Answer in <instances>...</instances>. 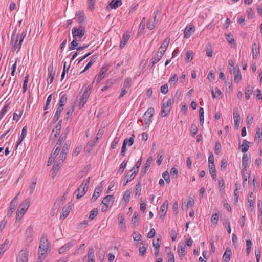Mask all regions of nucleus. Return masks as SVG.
<instances>
[{
	"label": "nucleus",
	"mask_w": 262,
	"mask_h": 262,
	"mask_svg": "<svg viewBox=\"0 0 262 262\" xmlns=\"http://www.w3.org/2000/svg\"><path fill=\"white\" fill-rule=\"evenodd\" d=\"M30 205V200L29 199H27L19 205L16 213V221L20 220L22 218L28 209Z\"/></svg>",
	"instance_id": "obj_1"
},
{
	"label": "nucleus",
	"mask_w": 262,
	"mask_h": 262,
	"mask_svg": "<svg viewBox=\"0 0 262 262\" xmlns=\"http://www.w3.org/2000/svg\"><path fill=\"white\" fill-rule=\"evenodd\" d=\"M90 181V177H88V179L85 180H84L80 186L77 190V194L76 195V199H80L82 196H83L88 189V184H89Z\"/></svg>",
	"instance_id": "obj_2"
},
{
	"label": "nucleus",
	"mask_w": 262,
	"mask_h": 262,
	"mask_svg": "<svg viewBox=\"0 0 262 262\" xmlns=\"http://www.w3.org/2000/svg\"><path fill=\"white\" fill-rule=\"evenodd\" d=\"M72 35L75 40H80L81 38L85 33V30L84 27L79 26L78 28L73 27L72 29Z\"/></svg>",
	"instance_id": "obj_3"
},
{
	"label": "nucleus",
	"mask_w": 262,
	"mask_h": 262,
	"mask_svg": "<svg viewBox=\"0 0 262 262\" xmlns=\"http://www.w3.org/2000/svg\"><path fill=\"white\" fill-rule=\"evenodd\" d=\"M49 251V243L47 235L44 234L40 239V244L38 248V252L46 253L47 254Z\"/></svg>",
	"instance_id": "obj_4"
},
{
	"label": "nucleus",
	"mask_w": 262,
	"mask_h": 262,
	"mask_svg": "<svg viewBox=\"0 0 262 262\" xmlns=\"http://www.w3.org/2000/svg\"><path fill=\"white\" fill-rule=\"evenodd\" d=\"M134 138L135 135L134 134L132 135V137L128 139V138H125L123 141V145L121 148V155L122 156H124L126 151V145L127 144L128 145V146H132L134 141Z\"/></svg>",
	"instance_id": "obj_5"
},
{
	"label": "nucleus",
	"mask_w": 262,
	"mask_h": 262,
	"mask_svg": "<svg viewBox=\"0 0 262 262\" xmlns=\"http://www.w3.org/2000/svg\"><path fill=\"white\" fill-rule=\"evenodd\" d=\"M251 161V155L250 154H244L242 157V165L243 167V172L247 171Z\"/></svg>",
	"instance_id": "obj_6"
},
{
	"label": "nucleus",
	"mask_w": 262,
	"mask_h": 262,
	"mask_svg": "<svg viewBox=\"0 0 262 262\" xmlns=\"http://www.w3.org/2000/svg\"><path fill=\"white\" fill-rule=\"evenodd\" d=\"M155 110L154 108L150 107L147 110L144 114L143 116L145 123L146 124H149L151 119L153 117Z\"/></svg>",
	"instance_id": "obj_7"
},
{
	"label": "nucleus",
	"mask_w": 262,
	"mask_h": 262,
	"mask_svg": "<svg viewBox=\"0 0 262 262\" xmlns=\"http://www.w3.org/2000/svg\"><path fill=\"white\" fill-rule=\"evenodd\" d=\"M171 103V100L170 99H168L166 102L163 103L161 111V116L162 117H165L169 114L170 110Z\"/></svg>",
	"instance_id": "obj_8"
},
{
	"label": "nucleus",
	"mask_w": 262,
	"mask_h": 262,
	"mask_svg": "<svg viewBox=\"0 0 262 262\" xmlns=\"http://www.w3.org/2000/svg\"><path fill=\"white\" fill-rule=\"evenodd\" d=\"M48 79L47 80L48 81L49 84H51L54 79L56 70L54 69L53 65L51 64L48 67Z\"/></svg>",
	"instance_id": "obj_9"
},
{
	"label": "nucleus",
	"mask_w": 262,
	"mask_h": 262,
	"mask_svg": "<svg viewBox=\"0 0 262 262\" xmlns=\"http://www.w3.org/2000/svg\"><path fill=\"white\" fill-rule=\"evenodd\" d=\"M169 42L170 38L169 37H167L164 40L162 45L159 47L158 51H157L159 52L160 55L163 56L167 50V48L169 44Z\"/></svg>",
	"instance_id": "obj_10"
},
{
	"label": "nucleus",
	"mask_w": 262,
	"mask_h": 262,
	"mask_svg": "<svg viewBox=\"0 0 262 262\" xmlns=\"http://www.w3.org/2000/svg\"><path fill=\"white\" fill-rule=\"evenodd\" d=\"M162 57V56L160 55L159 52H156L154 55V57H152L150 60L148 68L150 69H152L154 65L160 60Z\"/></svg>",
	"instance_id": "obj_11"
},
{
	"label": "nucleus",
	"mask_w": 262,
	"mask_h": 262,
	"mask_svg": "<svg viewBox=\"0 0 262 262\" xmlns=\"http://www.w3.org/2000/svg\"><path fill=\"white\" fill-rule=\"evenodd\" d=\"M114 195H107L103 198L102 204L106 207H112L114 201Z\"/></svg>",
	"instance_id": "obj_12"
},
{
	"label": "nucleus",
	"mask_w": 262,
	"mask_h": 262,
	"mask_svg": "<svg viewBox=\"0 0 262 262\" xmlns=\"http://www.w3.org/2000/svg\"><path fill=\"white\" fill-rule=\"evenodd\" d=\"M152 160L153 159L151 156H149L147 158L144 167L142 168L141 170V175L142 176H144L147 173V171H148L149 167L150 166Z\"/></svg>",
	"instance_id": "obj_13"
},
{
	"label": "nucleus",
	"mask_w": 262,
	"mask_h": 262,
	"mask_svg": "<svg viewBox=\"0 0 262 262\" xmlns=\"http://www.w3.org/2000/svg\"><path fill=\"white\" fill-rule=\"evenodd\" d=\"M68 132H63L61 134L60 136L57 143L56 144L55 147L57 149V150L61 149L62 143L66 140L67 137Z\"/></svg>",
	"instance_id": "obj_14"
},
{
	"label": "nucleus",
	"mask_w": 262,
	"mask_h": 262,
	"mask_svg": "<svg viewBox=\"0 0 262 262\" xmlns=\"http://www.w3.org/2000/svg\"><path fill=\"white\" fill-rule=\"evenodd\" d=\"M28 253L27 251L21 250L17 257V262H28Z\"/></svg>",
	"instance_id": "obj_15"
},
{
	"label": "nucleus",
	"mask_w": 262,
	"mask_h": 262,
	"mask_svg": "<svg viewBox=\"0 0 262 262\" xmlns=\"http://www.w3.org/2000/svg\"><path fill=\"white\" fill-rule=\"evenodd\" d=\"M133 171V169H131L128 172L126 176V179H125L124 180V182H123V186H125L127 185V184L130 182V181H132L135 177V175L138 172V170L137 171H134L133 172H132L131 174H130V173L131 172Z\"/></svg>",
	"instance_id": "obj_16"
},
{
	"label": "nucleus",
	"mask_w": 262,
	"mask_h": 262,
	"mask_svg": "<svg viewBox=\"0 0 262 262\" xmlns=\"http://www.w3.org/2000/svg\"><path fill=\"white\" fill-rule=\"evenodd\" d=\"M102 186H98L95 188V191L91 199V202H94L98 199L100 193L102 191Z\"/></svg>",
	"instance_id": "obj_17"
},
{
	"label": "nucleus",
	"mask_w": 262,
	"mask_h": 262,
	"mask_svg": "<svg viewBox=\"0 0 262 262\" xmlns=\"http://www.w3.org/2000/svg\"><path fill=\"white\" fill-rule=\"evenodd\" d=\"M17 204V196H16L13 200L11 202L9 207V209L8 211L7 215H11L13 211L15 210L16 205Z\"/></svg>",
	"instance_id": "obj_18"
},
{
	"label": "nucleus",
	"mask_w": 262,
	"mask_h": 262,
	"mask_svg": "<svg viewBox=\"0 0 262 262\" xmlns=\"http://www.w3.org/2000/svg\"><path fill=\"white\" fill-rule=\"evenodd\" d=\"M233 73L234 74V81L235 83H238L242 79L239 68L238 66L234 67Z\"/></svg>",
	"instance_id": "obj_19"
},
{
	"label": "nucleus",
	"mask_w": 262,
	"mask_h": 262,
	"mask_svg": "<svg viewBox=\"0 0 262 262\" xmlns=\"http://www.w3.org/2000/svg\"><path fill=\"white\" fill-rule=\"evenodd\" d=\"M168 202L167 200H165L160 207V216L161 218L164 217L166 214L168 209Z\"/></svg>",
	"instance_id": "obj_20"
},
{
	"label": "nucleus",
	"mask_w": 262,
	"mask_h": 262,
	"mask_svg": "<svg viewBox=\"0 0 262 262\" xmlns=\"http://www.w3.org/2000/svg\"><path fill=\"white\" fill-rule=\"evenodd\" d=\"M195 31L194 27L190 25L187 26L184 31V37L186 38H189L191 36V33Z\"/></svg>",
	"instance_id": "obj_21"
},
{
	"label": "nucleus",
	"mask_w": 262,
	"mask_h": 262,
	"mask_svg": "<svg viewBox=\"0 0 262 262\" xmlns=\"http://www.w3.org/2000/svg\"><path fill=\"white\" fill-rule=\"evenodd\" d=\"M60 151V150H57V149H55L54 151H53L52 153L51 154L50 157L49 158L48 161V164L47 166H49L51 165L52 163L54 161L55 159L56 158V156L58 155L59 152Z\"/></svg>",
	"instance_id": "obj_22"
},
{
	"label": "nucleus",
	"mask_w": 262,
	"mask_h": 262,
	"mask_svg": "<svg viewBox=\"0 0 262 262\" xmlns=\"http://www.w3.org/2000/svg\"><path fill=\"white\" fill-rule=\"evenodd\" d=\"M89 97V94H88L87 92L83 93V94H82V95L81 96L80 101L79 103V109L82 108L84 106Z\"/></svg>",
	"instance_id": "obj_23"
},
{
	"label": "nucleus",
	"mask_w": 262,
	"mask_h": 262,
	"mask_svg": "<svg viewBox=\"0 0 262 262\" xmlns=\"http://www.w3.org/2000/svg\"><path fill=\"white\" fill-rule=\"evenodd\" d=\"M239 114L237 108H235L233 112V118L234 121L235 126L238 127L239 125Z\"/></svg>",
	"instance_id": "obj_24"
},
{
	"label": "nucleus",
	"mask_w": 262,
	"mask_h": 262,
	"mask_svg": "<svg viewBox=\"0 0 262 262\" xmlns=\"http://www.w3.org/2000/svg\"><path fill=\"white\" fill-rule=\"evenodd\" d=\"M61 124H62V120H60L58 123L57 124L55 128L52 130L50 138L52 137L53 135V133L55 132V134H54V138H56L57 136L59 134L61 128Z\"/></svg>",
	"instance_id": "obj_25"
},
{
	"label": "nucleus",
	"mask_w": 262,
	"mask_h": 262,
	"mask_svg": "<svg viewBox=\"0 0 262 262\" xmlns=\"http://www.w3.org/2000/svg\"><path fill=\"white\" fill-rule=\"evenodd\" d=\"M209 173L214 181H216V170L215 164H209L208 165Z\"/></svg>",
	"instance_id": "obj_26"
},
{
	"label": "nucleus",
	"mask_w": 262,
	"mask_h": 262,
	"mask_svg": "<svg viewBox=\"0 0 262 262\" xmlns=\"http://www.w3.org/2000/svg\"><path fill=\"white\" fill-rule=\"evenodd\" d=\"M122 4V0H112L109 4V6L112 9H116L120 6Z\"/></svg>",
	"instance_id": "obj_27"
},
{
	"label": "nucleus",
	"mask_w": 262,
	"mask_h": 262,
	"mask_svg": "<svg viewBox=\"0 0 262 262\" xmlns=\"http://www.w3.org/2000/svg\"><path fill=\"white\" fill-rule=\"evenodd\" d=\"M231 254V250L229 247H227L223 256V258L225 262H229Z\"/></svg>",
	"instance_id": "obj_28"
},
{
	"label": "nucleus",
	"mask_w": 262,
	"mask_h": 262,
	"mask_svg": "<svg viewBox=\"0 0 262 262\" xmlns=\"http://www.w3.org/2000/svg\"><path fill=\"white\" fill-rule=\"evenodd\" d=\"M88 262H95L94 250L93 247L89 248L88 252Z\"/></svg>",
	"instance_id": "obj_29"
},
{
	"label": "nucleus",
	"mask_w": 262,
	"mask_h": 262,
	"mask_svg": "<svg viewBox=\"0 0 262 262\" xmlns=\"http://www.w3.org/2000/svg\"><path fill=\"white\" fill-rule=\"evenodd\" d=\"M27 133V126H25L21 130V133L20 137L18 139L17 141V147L24 140L25 137H26Z\"/></svg>",
	"instance_id": "obj_30"
},
{
	"label": "nucleus",
	"mask_w": 262,
	"mask_h": 262,
	"mask_svg": "<svg viewBox=\"0 0 262 262\" xmlns=\"http://www.w3.org/2000/svg\"><path fill=\"white\" fill-rule=\"evenodd\" d=\"M211 94L213 98H217L220 99L223 97V94L218 88H215V92H214L213 90H211Z\"/></svg>",
	"instance_id": "obj_31"
},
{
	"label": "nucleus",
	"mask_w": 262,
	"mask_h": 262,
	"mask_svg": "<svg viewBox=\"0 0 262 262\" xmlns=\"http://www.w3.org/2000/svg\"><path fill=\"white\" fill-rule=\"evenodd\" d=\"M97 58V57L96 55L93 56L90 61L88 62L86 67H85L84 69L81 72V73L84 72L86 70H88L89 69H90L91 66L93 65V64L96 61V59Z\"/></svg>",
	"instance_id": "obj_32"
},
{
	"label": "nucleus",
	"mask_w": 262,
	"mask_h": 262,
	"mask_svg": "<svg viewBox=\"0 0 262 262\" xmlns=\"http://www.w3.org/2000/svg\"><path fill=\"white\" fill-rule=\"evenodd\" d=\"M71 210V208L70 206L67 207H64L62 210V214L60 217V219L64 220L69 215Z\"/></svg>",
	"instance_id": "obj_33"
},
{
	"label": "nucleus",
	"mask_w": 262,
	"mask_h": 262,
	"mask_svg": "<svg viewBox=\"0 0 262 262\" xmlns=\"http://www.w3.org/2000/svg\"><path fill=\"white\" fill-rule=\"evenodd\" d=\"M76 21L79 23H81L84 21V15L82 11H78L76 13Z\"/></svg>",
	"instance_id": "obj_34"
},
{
	"label": "nucleus",
	"mask_w": 262,
	"mask_h": 262,
	"mask_svg": "<svg viewBox=\"0 0 262 262\" xmlns=\"http://www.w3.org/2000/svg\"><path fill=\"white\" fill-rule=\"evenodd\" d=\"M107 70L108 67L107 66H103L101 68V70L98 77V81H100L103 79V78L104 77V74Z\"/></svg>",
	"instance_id": "obj_35"
},
{
	"label": "nucleus",
	"mask_w": 262,
	"mask_h": 262,
	"mask_svg": "<svg viewBox=\"0 0 262 262\" xmlns=\"http://www.w3.org/2000/svg\"><path fill=\"white\" fill-rule=\"evenodd\" d=\"M61 165L57 163L56 164H55L53 165L52 168V178H54L58 173V171L59 170L60 168H61Z\"/></svg>",
	"instance_id": "obj_36"
},
{
	"label": "nucleus",
	"mask_w": 262,
	"mask_h": 262,
	"mask_svg": "<svg viewBox=\"0 0 262 262\" xmlns=\"http://www.w3.org/2000/svg\"><path fill=\"white\" fill-rule=\"evenodd\" d=\"M225 36L226 39H227L229 44L235 45V41L234 39L233 34L229 33L228 34H225Z\"/></svg>",
	"instance_id": "obj_37"
},
{
	"label": "nucleus",
	"mask_w": 262,
	"mask_h": 262,
	"mask_svg": "<svg viewBox=\"0 0 262 262\" xmlns=\"http://www.w3.org/2000/svg\"><path fill=\"white\" fill-rule=\"evenodd\" d=\"M119 226L122 230H125L126 226L125 225V219L123 215L119 217Z\"/></svg>",
	"instance_id": "obj_38"
},
{
	"label": "nucleus",
	"mask_w": 262,
	"mask_h": 262,
	"mask_svg": "<svg viewBox=\"0 0 262 262\" xmlns=\"http://www.w3.org/2000/svg\"><path fill=\"white\" fill-rule=\"evenodd\" d=\"M253 87L250 85H248L245 92V98L246 100H249L250 98V95L252 93Z\"/></svg>",
	"instance_id": "obj_39"
},
{
	"label": "nucleus",
	"mask_w": 262,
	"mask_h": 262,
	"mask_svg": "<svg viewBox=\"0 0 262 262\" xmlns=\"http://www.w3.org/2000/svg\"><path fill=\"white\" fill-rule=\"evenodd\" d=\"M252 51L253 53V58L254 59H257L258 57V54L259 52V48L257 46V45L255 42L253 44Z\"/></svg>",
	"instance_id": "obj_40"
},
{
	"label": "nucleus",
	"mask_w": 262,
	"mask_h": 262,
	"mask_svg": "<svg viewBox=\"0 0 262 262\" xmlns=\"http://www.w3.org/2000/svg\"><path fill=\"white\" fill-rule=\"evenodd\" d=\"M253 195V193L251 192L249 194V196L248 198V202L249 204V207L251 208V210L254 208V198Z\"/></svg>",
	"instance_id": "obj_41"
},
{
	"label": "nucleus",
	"mask_w": 262,
	"mask_h": 262,
	"mask_svg": "<svg viewBox=\"0 0 262 262\" xmlns=\"http://www.w3.org/2000/svg\"><path fill=\"white\" fill-rule=\"evenodd\" d=\"M67 101V96L66 94L62 95L61 96L59 102V106L63 107V106L66 104Z\"/></svg>",
	"instance_id": "obj_42"
},
{
	"label": "nucleus",
	"mask_w": 262,
	"mask_h": 262,
	"mask_svg": "<svg viewBox=\"0 0 262 262\" xmlns=\"http://www.w3.org/2000/svg\"><path fill=\"white\" fill-rule=\"evenodd\" d=\"M33 232V229L31 226H29L26 230L25 235L27 240L31 238Z\"/></svg>",
	"instance_id": "obj_43"
},
{
	"label": "nucleus",
	"mask_w": 262,
	"mask_h": 262,
	"mask_svg": "<svg viewBox=\"0 0 262 262\" xmlns=\"http://www.w3.org/2000/svg\"><path fill=\"white\" fill-rule=\"evenodd\" d=\"M132 82L131 77L126 78L123 83V88L128 90L130 87V83Z\"/></svg>",
	"instance_id": "obj_44"
},
{
	"label": "nucleus",
	"mask_w": 262,
	"mask_h": 262,
	"mask_svg": "<svg viewBox=\"0 0 262 262\" xmlns=\"http://www.w3.org/2000/svg\"><path fill=\"white\" fill-rule=\"evenodd\" d=\"M262 140V132H260V128H258L257 130L255 136V141L259 143L261 142Z\"/></svg>",
	"instance_id": "obj_45"
},
{
	"label": "nucleus",
	"mask_w": 262,
	"mask_h": 262,
	"mask_svg": "<svg viewBox=\"0 0 262 262\" xmlns=\"http://www.w3.org/2000/svg\"><path fill=\"white\" fill-rule=\"evenodd\" d=\"M243 178H244V181H243V186H246L249 184V181H248V180L249 179V174L247 172H246V171L243 172Z\"/></svg>",
	"instance_id": "obj_46"
},
{
	"label": "nucleus",
	"mask_w": 262,
	"mask_h": 262,
	"mask_svg": "<svg viewBox=\"0 0 262 262\" xmlns=\"http://www.w3.org/2000/svg\"><path fill=\"white\" fill-rule=\"evenodd\" d=\"M9 244V240L6 239L4 243L2 244L1 247H0V256L4 253L6 249V247Z\"/></svg>",
	"instance_id": "obj_47"
},
{
	"label": "nucleus",
	"mask_w": 262,
	"mask_h": 262,
	"mask_svg": "<svg viewBox=\"0 0 262 262\" xmlns=\"http://www.w3.org/2000/svg\"><path fill=\"white\" fill-rule=\"evenodd\" d=\"M132 222L135 226L138 225V213L137 212H135L134 213L133 216L132 218Z\"/></svg>",
	"instance_id": "obj_48"
},
{
	"label": "nucleus",
	"mask_w": 262,
	"mask_h": 262,
	"mask_svg": "<svg viewBox=\"0 0 262 262\" xmlns=\"http://www.w3.org/2000/svg\"><path fill=\"white\" fill-rule=\"evenodd\" d=\"M98 214V209L94 208L90 213L89 219L93 220Z\"/></svg>",
	"instance_id": "obj_49"
},
{
	"label": "nucleus",
	"mask_w": 262,
	"mask_h": 262,
	"mask_svg": "<svg viewBox=\"0 0 262 262\" xmlns=\"http://www.w3.org/2000/svg\"><path fill=\"white\" fill-rule=\"evenodd\" d=\"M95 3L96 0H87L88 8L90 10L93 11L94 9Z\"/></svg>",
	"instance_id": "obj_50"
},
{
	"label": "nucleus",
	"mask_w": 262,
	"mask_h": 262,
	"mask_svg": "<svg viewBox=\"0 0 262 262\" xmlns=\"http://www.w3.org/2000/svg\"><path fill=\"white\" fill-rule=\"evenodd\" d=\"M164 155V151L163 150H161V154H158V155H157L158 158H157L156 163H157V164L158 165H160L161 164V163L163 160Z\"/></svg>",
	"instance_id": "obj_51"
},
{
	"label": "nucleus",
	"mask_w": 262,
	"mask_h": 262,
	"mask_svg": "<svg viewBox=\"0 0 262 262\" xmlns=\"http://www.w3.org/2000/svg\"><path fill=\"white\" fill-rule=\"evenodd\" d=\"M186 59L185 61L187 63L189 62L193 59V52L191 51H188L186 52Z\"/></svg>",
	"instance_id": "obj_52"
},
{
	"label": "nucleus",
	"mask_w": 262,
	"mask_h": 262,
	"mask_svg": "<svg viewBox=\"0 0 262 262\" xmlns=\"http://www.w3.org/2000/svg\"><path fill=\"white\" fill-rule=\"evenodd\" d=\"M26 34H27V32L26 31H23L21 33V35H20V36L19 42V43H18V51H19V50H20V49L21 48V46L22 45L23 40H24V38H25V37L26 36Z\"/></svg>",
	"instance_id": "obj_53"
},
{
	"label": "nucleus",
	"mask_w": 262,
	"mask_h": 262,
	"mask_svg": "<svg viewBox=\"0 0 262 262\" xmlns=\"http://www.w3.org/2000/svg\"><path fill=\"white\" fill-rule=\"evenodd\" d=\"M141 192V185L140 182H139L138 184L136 185V188H135V196H139Z\"/></svg>",
	"instance_id": "obj_54"
},
{
	"label": "nucleus",
	"mask_w": 262,
	"mask_h": 262,
	"mask_svg": "<svg viewBox=\"0 0 262 262\" xmlns=\"http://www.w3.org/2000/svg\"><path fill=\"white\" fill-rule=\"evenodd\" d=\"M9 104H6L4 105L3 108L2 109L1 113H0V119H2L4 115L6 114V113L8 111V108L9 107Z\"/></svg>",
	"instance_id": "obj_55"
},
{
	"label": "nucleus",
	"mask_w": 262,
	"mask_h": 262,
	"mask_svg": "<svg viewBox=\"0 0 262 262\" xmlns=\"http://www.w3.org/2000/svg\"><path fill=\"white\" fill-rule=\"evenodd\" d=\"M131 191L127 190H126L123 196V199L126 203H128L129 201V198L130 196Z\"/></svg>",
	"instance_id": "obj_56"
},
{
	"label": "nucleus",
	"mask_w": 262,
	"mask_h": 262,
	"mask_svg": "<svg viewBox=\"0 0 262 262\" xmlns=\"http://www.w3.org/2000/svg\"><path fill=\"white\" fill-rule=\"evenodd\" d=\"M28 78H29V75H27L25 77V79L24 80L23 85V93H25L27 90V84L28 82Z\"/></svg>",
	"instance_id": "obj_57"
},
{
	"label": "nucleus",
	"mask_w": 262,
	"mask_h": 262,
	"mask_svg": "<svg viewBox=\"0 0 262 262\" xmlns=\"http://www.w3.org/2000/svg\"><path fill=\"white\" fill-rule=\"evenodd\" d=\"M66 155L67 153H64V151H61L57 163L61 165L66 158Z\"/></svg>",
	"instance_id": "obj_58"
},
{
	"label": "nucleus",
	"mask_w": 262,
	"mask_h": 262,
	"mask_svg": "<svg viewBox=\"0 0 262 262\" xmlns=\"http://www.w3.org/2000/svg\"><path fill=\"white\" fill-rule=\"evenodd\" d=\"M38 257L36 260V262H42L43 260L46 257L47 253L43 252H38Z\"/></svg>",
	"instance_id": "obj_59"
},
{
	"label": "nucleus",
	"mask_w": 262,
	"mask_h": 262,
	"mask_svg": "<svg viewBox=\"0 0 262 262\" xmlns=\"http://www.w3.org/2000/svg\"><path fill=\"white\" fill-rule=\"evenodd\" d=\"M119 142V138L117 137H116L114 139L113 141L112 142L111 145V149H115Z\"/></svg>",
	"instance_id": "obj_60"
},
{
	"label": "nucleus",
	"mask_w": 262,
	"mask_h": 262,
	"mask_svg": "<svg viewBox=\"0 0 262 262\" xmlns=\"http://www.w3.org/2000/svg\"><path fill=\"white\" fill-rule=\"evenodd\" d=\"M70 247V245L69 244H67L64 245V246H62L61 248L59 249V253L60 254L63 253L65 252L66 251H68Z\"/></svg>",
	"instance_id": "obj_61"
},
{
	"label": "nucleus",
	"mask_w": 262,
	"mask_h": 262,
	"mask_svg": "<svg viewBox=\"0 0 262 262\" xmlns=\"http://www.w3.org/2000/svg\"><path fill=\"white\" fill-rule=\"evenodd\" d=\"M71 145V142L69 141H67L63 147V148L62 149L61 151H64V153H67Z\"/></svg>",
	"instance_id": "obj_62"
},
{
	"label": "nucleus",
	"mask_w": 262,
	"mask_h": 262,
	"mask_svg": "<svg viewBox=\"0 0 262 262\" xmlns=\"http://www.w3.org/2000/svg\"><path fill=\"white\" fill-rule=\"evenodd\" d=\"M127 161L126 160H124L122 163L120 165L119 169V172H120V173H122L126 166Z\"/></svg>",
	"instance_id": "obj_63"
},
{
	"label": "nucleus",
	"mask_w": 262,
	"mask_h": 262,
	"mask_svg": "<svg viewBox=\"0 0 262 262\" xmlns=\"http://www.w3.org/2000/svg\"><path fill=\"white\" fill-rule=\"evenodd\" d=\"M162 177L167 183H169L170 182L169 174L167 171H165L162 173Z\"/></svg>",
	"instance_id": "obj_64"
}]
</instances>
